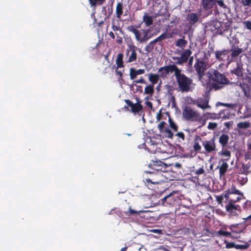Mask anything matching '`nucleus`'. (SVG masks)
<instances>
[{
    "label": "nucleus",
    "mask_w": 251,
    "mask_h": 251,
    "mask_svg": "<svg viewBox=\"0 0 251 251\" xmlns=\"http://www.w3.org/2000/svg\"><path fill=\"white\" fill-rule=\"evenodd\" d=\"M205 79H208V82H211V87L216 90L221 89L228 82L225 76L214 69H210L206 73Z\"/></svg>",
    "instance_id": "f257e3e1"
},
{
    "label": "nucleus",
    "mask_w": 251,
    "mask_h": 251,
    "mask_svg": "<svg viewBox=\"0 0 251 251\" xmlns=\"http://www.w3.org/2000/svg\"><path fill=\"white\" fill-rule=\"evenodd\" d=\"M175 77L179 90L181 92H192L195 87L193 80L181 73V70L178 69L176 72Z\"/></svg>",
    "instance_id": "f03ea898"
},
{
    "label": "nucleus",
    "mask_w": 251,
    "mask_h": 251,
    "mask_svg": "<svg viewBox=\"0 0 251 251\" xmlns=\"http://www.w3.org/2000/svg\"><path fill=\"white\" fill-rule=\"evenodd\" d=\"M194 66L199 80L203 85H205L208 83V79H205L206 73H204V71L209 67L208 59L205 56L202 58L197 59Z\"/></svg>",
    "instance_id": "7ed1b4c3"
},
{
    "label": "nucleus",
    "mask_w": 251,
    "mask_h": 251,
    "mask_svg": "<svg viewBox=\"0 0 251 251\" xmlns=\"http://www.w3.org/2000/svg\"><path fill=\"white\" fill-rule=\"evenodd\" d=\"M127 29L134 33L136 40L140 43L146 42L151 37L149 35V30L143 29L138 30L133 25L128 26Z\"/></svg>",
    "instance_id": "20e7f679"
},
{
    "label": "nucleus",
    "mask_w": 251,
    "mask_h": 251,
    "mask_svg": "<svg viewBox=\"0 0 251 251\" xmlns=\"http://www.w3.org/2000/svg\"><path fill=\"white\" fill-rule=\"evenodd\" d=\"M183 117L187 120L196 122L201 119V115L199 112L193 110L191 107L185 106L182 111Z\"/></svg>",
    "instance_id": "39448f33"
},
{
    "label": "nucleus",
    "mask_w": 251,
    "mask_h": 251,
    "mask_svg": "<svg viewBox=\"0 0 251 251\" xmlns=\"http://www.w3.org/2000/svg\"><path fill=\"white\" fill-rule=\"evenodd\" d=\"M190 103L195 104L202 110L210 109L211 106L209 104V99L205 96L198 98L196 100L190 99Z\"/></svg>",
    "instance_id": "423d86ee"
},
{
    "label": "nucleus",
    "mask_w": 251,
    "mask_h": 251,
    "mask_svg": "<svg viewBox=\"0 0 251 251\" xmlns=\"http://www.w3.org/2000/svg\"><path fill=\"white\" fill-rule=\"evenodd\" d=\"M178 68L174 65L166 66L165 67H161L159 69L158 72L159 73V77L164 78L167 77L170 73L174 72V75H176V72H177Z\"/></svg>",
    "instance_id": "0eeeda50"
},
{
    "label": "nucleus",
    "mask_w": 251,
    "mask_h": 251,
    "mask_svg": "<svg viewBox=\"0 0 251 251\" xmlns=\"http://www.w3.org/2000/svg\"><path fill=\"white\" fill-rule=\"evenodd\" d=\"M136 47L133 45H131L129 46V49L126 51V55L128 56L127 62L131 63L134 62L137 59V53L136 52Z\"/></svg>",
    "instance_id": "6e6552de"
},
{
    "label": "nucleus",
    "mask_w": 251,
    "mask_h": 251,
    "mask_svg": "<svg viewBox=\"0 0 251 251\" xmlns=\"http://www.w3.org/2000/svg\"><path fill=\"white\" fill-rule=\"evenodd\" d=\"M191 54L192 51L190 50H185L182 52L180 56L173 57V59L176 61L177 64H181L187 61Z\"/></svg>",
    "instance_id": "1a4fd4ad"
},
{
    "label": "nucleus",
    "mask_w": 251,
    "mask_h": 251,
    "mask_svg": "<svg viewBox=\"0 0 251 251\" xmlns=\"http://www.w3.org/2000/svg\"><path fill=\"white\" fill-rule=\"evenodd\" d=\"M123 24L121 20L113 19L112 22V28L117 36L123 34L122 28Z\"/></svg>",
    "instance_id": "9d476101"
},
{
    "label": "nucleus",
    "mask_w": 251,
    "mask_h": 251,
    "mask_svg": "<svg viewBox=\"0 0 251 251\" xmlns=\"http://www.w3.org/2000/svg\"><path fill=\"white\" fill-rule=\"evenodd\" d=\"M236 201L230 199L228 200V204L226 206V210L231 215H235L236 214V210H239L240 206L235 205Z\"/></svg>",
    "instance_id": "9b49d317"
},
{
    "label": "nucleus",
    "mask_w": 251,
    "mask_h": 251,
    "mask_svg": "<svg viewBox=\"0 0 251 251\" xmlns=\"http://www.w3.org/2000/svg\"><path fill=\"white\" fill-rule=\"evenodd\" d=\"M202 145L207 152H211L216 151V145L214 139L205 140L202 142Z\"/></svg>",
    "instance_id": "f8f14e48"
},
{
    "label": "nucleus",
    "mask_w": 251,
    "mask_h": 251,
    "mask_svg": "<svg viewBox=\"0 0 251 251\" xmlns=\"http://www.w3.org/2000/svg\"><path fill=\"white\" fill-rule=\"evenodd\" d=\"M245 80L247 81V84L241 85V88L244 92V94L246 97H250L251 93V77L246 76Z\"/></svg>",
    "instance_id": "ddd939ff"
},
{
    "label": "nucleus",
    "mask_w": 251,
    "mask_h": 251,
    "mask_svg": "<svg viewBox=\"0 0 251 251\" xmlns=\"http://www.w3.org/2000/svg\"><path fill=\"white\" fill-rule=\"evenodd\" d=\"M228 165L226 162V160L221 159L219 160L218 168L219 169V174L220 176H223L225 175L227 171Z\"/></svg>",
    "instance_id": "4468645a"
},
{
    "label": "nucleus",
    "mask_w": 251,
    "mask_h": 251,
    "mask_svg": "<svg viewBox=\"0 0 251 251\" xmlns=\"http://www.w3.org/2000/svg\"><path fill=\"white\" fill-rule=\"evenodd\" d=\"M145 70L144 69L136 70L133 68H131L129 69V76L131 79H135L137 75H141L144 74Z\"/></svg>",
    "instance_id": "2eb2a0df"
},
{
    "label": "nucleus",
    "mask_w": 251,
    "mask_h": 251,
    "mask_svg": "<svg viewBox=\"0 0 251 251\" xmlns=\"http://www.w3.org/2000/svg\"><path fill=\"white\" fill-rule=\"evenodd\" d=\"M243 66L241 62H237L236 67L231 71V73L238 76H242L244 70Z\"/></svg>",
    "instance_id": "dca6fc26"
},
{
    "label": "nucleus",
    "mask_w": 251,
    "mask_h": 251,
    "mask_svg": "<svg viewBox=\"0 0 251 251\" xmlns=\"http://www.w3.org/2000/svg\"><path fill=\"white\" fill-rule=\"evenodd\" d=\"M216 0H202V4L203 9L208 10L212 8L216 3Z\"/></svg>",
    "instance_id": "f3484780"
},
{
    "label": "nucleus",
    "mask_w": 251,
    "mask_h": 251,
    "mask_svg": "<svg viewBox=\"0 0 251 251\" xmlns=\"http://www.w3.org/2000/svg\"><path fill=\"white\" fill-rule=\"evenodd\" d=\"M202 142L199 136L197 135L195 136L193 145V149L195 151L198 152L201 151V147L200 145V143Z\"/></svg>",
    "instance_id": "a211bd4d"
},
{
    "label": "nucleus",
    "mask_w": 251,
    "mask_h": 251,
    "mask_svg": "<svg viewBox=\"0 0 251 251\" xmlns=\"http://www.w3.org/2000/svg\"><path fill=\"white\" fill-rule=\"evenodd\" d=\"M136 100L137 102L136 103H134L132 106L131 107V111L134 113H138L141 111L143 109L142 105L140 104L141 101L139 99L136 98Z\"/></svg>",
    "instance_id": "6ab92c4d"
},
{
    "label": "nucleus",
    "mask_w": 251,
    "mask_h": 251,
    "mask_svg": "<svg viewBox=\"0 0 251 251\" xmlns=\"http://www.w3.org/2000/svg\"><path fill=\"white\" fill-rule=\"evenodd\" d=\"M148 76L149 81L152 85L156 84L159 78V75L156 74L150 73L148 74Z\"/></svg>",
    "instance_id": "aec40b11"
},
{
    "label": "nucleus",
    "mask_w": 251,
    "mask_h": 251,
    "mask_svg": "<svg viewBox=\"0 0 251 251\" xmlns=\"http://www.w3.org/2000/svg\"><path fill=\"white\" fill-rule=\"evenodd\" d=\"M227 50H224L221 51H217L215 52L216 58L219 60H224L227 54Z\"/></svg>",
    "instance_id": "412c9836"
},
{
    "label": "nucleus",
    "mask_w": 251,
    "mask_h": 251,
    "mask_svg": "<svg viewBox=\"0 0 251 251\" xmlns=\"http://www.w3.org/2000/svg\"><path fill=\"white\" fill-rule=\"evenodd\" d=\"M221 25V23L218 20L212 21L210 23V29L212 31L219 29Z\"/></svg>",
    "instance_id": "4be33fe9"
},
{
    "label": "nucleus",
    "mask_w": 251,
    "mask_h": 251,
    "mask_svg": "<svg viewBox=\"0 0 251 251\" xmlns=\"http://www.w3.org/2000/svg\"><path fill=\"white\" fill-rule=\"evenodd\" d=\"M188 44L187 41L184 39V38L178 39L176 42V46L182 49L186 47Z\"/></svg>",
    "instance_id": "5701e85b"
},
{
    "label": "nucleus",
    "mask_w": 251,
    "mask_h": 251,
    "mask_svg": "<svg viewBox=\"0 0 251 251\" xmlns=\"http://www.w3.org/2000/svg\"><path fill=\"white\" fill-rule=\"evenodd\" d=\"M229 136L227 134H223L219 137V142L223 146H226L228 143Z\"/></svg>",
    "instance_id": "b1692460"
},
{
    "label": "nucleus",
    "mask_w": 251,
    "mask_h": 251,
    "mask_svg": "<svg viewBox=\"0 0 251 251\" xmlns=\"http://www.w3.org/2000/svg\"><path fill=\"white\" fill-rule=\"evenodd\" d=\"M123 58V54L122 53L118 54L116 60L117 68H122L124 67Z\"/></svg>",
    "instance_id": "393cba45"
},
{
    "label": "nucleus",
    "mask_w": 251,
    "mask_h": 251,
    "mask_svg": "<svg viewBox=\"0 0 251 251\" xmlns=\"http://www.w3.org/2000/svg\"><path fill=\"white\" fill-rule=\"evenodd\" d=\"M231 51L232 52L231 55L232 57H234L240 54L242 52L243 50L241 48L234 47L232 48Z\"/></svg>",
    "instance_id": "a878e982"
},
{
    "label": "nucleus",
    "mask_w": 251,
    "mask_h": 251,
    "mask_svg": "<svg viewBox=\"0 0 251 251\" xmlns=\"http://www.w3.org/2000/svg\"><path fill=\"white\" fill-rule=\"evenodd\" d=\"M116 13L118 19L120 20L121 16L123 14V5L121 3H118L116 6Z\"/></svg>",
    "instance_id": "bb28decb"
},
{
    "label": "nucleus",
    "mask_w": 251,
    "mask_h": 251,
    "mask_svg": "<svg viewBox=\"0 0 251 251\" xmlns=\"http://www.w3.org/2000/svg\"><path fill=\"white\" fill-rule=\"evenodd\" d=\"M154 93V87L152 85H148L146 86L144 89V94H148L150 96H152V95Z\"/></svg>",
    "instance_id": "cd10ccee"
},
{
    "label": "nucleus",
    "mask_w": 251,
    "mask_h": 251,
    "mask_svg": "<svg viewBox=\"0 0 251 251\" xmlns=\"http://www.w3.org/2000/svg\"><path fill=\"white\" fill-rule=\"evenodd\" d=\"M188 20L191 24H194L198 21V16L195 13H190L188 15Z\"/></svg>",
    "instance_id": "c85d7f7f"
},
{
    "label": "nucleus",
    "mask_w": 251,
    "mask_h": 251,
    "mask_svg": "<svg viewBox=\"0 0 251 251\" xmlns=\"http://www.w3.org/2000/svg\"><path fill=\"white\" fill-rule=\"evenodd\" d=\"M143 21L147 26H150L152 24V18L148 15H145L143 17Z\"/></svg>",
    "instance_id": "c756f323"
},
{
    "label": "nucleus",
    "mask_w": 251,
    "mask_h": 251,
    "mask_svg": "<svg viewBox=\"0 0 251 251\" xmlns=\"http://www.w3.org/2000/svg\"><path fill=\"white\" fill-rule=\"evenodd\" d=\"M249 169V165L242 164V166L240 169V173L243 174H248L250 172Z\"/></svg>",
    "instance_id": "7c9ffc66"
},
{
    "label": "nucleus",
    "mask_w": 251,
    "mask_h": 251,
    "mask_svg": "<svg viewBox=\"0 0 251 251\" xmlns=\"http://www.w3.org/2000/svg\"><path fill=\"white\" fill-rule=\"evenodd\" d=\"M239 128L245 129L250 127V123L248 122H242L238 123L237 125Z\"/></svg>",
    "instance_id": "2f4dec72"
},
{
    "label": "nucleus",
    "mask_w": 251,
    "mask_h": 251,
    "mask_svg": "<svg viewBox=\"0 0 251 251\" xmlns=\"http://www.w3.org/2000/svg\"><path fill=\"white\" fill-rule=\"evenodd\" d=\"M219 154L223 156L226 157V158L225 159L226 161L228 160L231 156L230 152L226 150H223L220 152H219Z\"/></svg>",
    "instance_id": "473e14b6"
},
{
    "label": "nucleus",
    "mask_w": 251,
    "mask_h": 251,
    "mask_svg": "<svg viewBox=\"0 0 251 251\" xmlns=\"http://www.w3.org/2000/svg\"><path fill=\"white\" fill-rule=\"evenodd\" d=\"M227 191L230 194L240 195L241 196L243 195V194L241 192H240V191L236 189V188L234 186H232Z\"/></svg>",
    "instance_id": "72a5a7b5"
},
{
    "label": "nucleus",
    "mask_w": 251,
    "mask_h": 251,
    "mask_svg": "<svg viewBox=\"0 0 251 251\" xmlns=\"http://www.w3.org/2000/svg\"><path fill=\"white\" fill-rule=\"evenodd\" d=\"M249 247V244L248 243H245L243 245H235V248L236 249L245 250L248 248Z\"/></svg>",
    "instance_id": "f704fd0d"
},
{
    "label": "nucleus",
    "mask_w": 251,
    "mask_h": 251,
    "mask_svg": "<svg viewBox=\"0 0 251 251\" xmlns=\"http://www.w3.org/2000/svg\"><path fill=\"white\" fill-rule=\"evenodd\" d=\"M164 132L165 133L166 137H167L168 138L171 139L173 138V134L172 133L171 131L169 128H165V130H164Z\"/></svg>",
    "instance_id": "c9c22d12"
},
{
    "label": "nucleus",
    "mask_w": 251,
    "mask_h": 251,
    "mask_svg": "<svg viewBox=\"0 0 251 251\" xmlns=\"http://www.w3.org/2000/svg\"><path fill=\"white\" fill-rule=\"evenodd\" d=\"M169 123L170 125V126L174 129L175 131L177 130V126L174 123L171 118L169 119Z\"/></svg>",
    "instance_id": "e433bc0d"
},
{
    "label": "nucleus",
    "mask_w": 251,
    "mask_h": 251,
    "mask_svg": "<svg viewBox=\"0 0 251 251\" xmlns=\"http://www.w3.org/2000/svg\"><path fill=\"white\" fill-rule=\"evenodd\" d=\"M104 0H89L90 3L92 6H94L97 4H101Z\"/></svg>",
    "instance_id": "4c0bfd02"
},
{
    "label": "nucleus",
    "mask_w": 251,
    "mask_h": 251,
    "mask_svg": "<svg viewBox=\"0 0 251 251\" xmlns=\"http://www.w3.org/2000/svg\"><path fill=\"white\" fill-rule=\"evenodd\" d=\"M166 123L165 122H160L157 126L158 129H159L160 133H163L164 132V128Z\"/></svg>",
    "instance_id": "58836bf2"
},
{
    "label": "nucleus",
    "mask_w": 251,
    "mask_h": 251,
    "mask_svg": "<svg viewBox=\"0 0 251 251\" xmlns=\"http://www.w3.org/2000/svg\"><path fill=\"white\" fill-rule=\"evenodd\" d=\"M217 234L219 235H220L224 236H229L230 235V232H229L228 231H226L222 230H220L218 231Z\"/></svg>",
    "instance_id": "ea45409f"
},
{
    "label": "nucleus",
    "mask_w": 251,
    "mask_h": 251,
    "mask_svg": "<svg viewBox=\"0 0 251 251\" xmlns=\"http://www.w3.org/2000/svg\"><path fill=\"white\" fill-rule=\"evenodd\" d=\"M217 126V124L216 123H209L208 125V128L209 129H214Z\"/></svg>",
    "instance_id": "a19ab883"
},
{
    "label": "nucleus",
    "mask_w": 251,
    "mask_h": 251,
    "mask_svg": "<svg viewBox=\"0 0 251 251\" xmlns=\"http://www.w3.org/2000/svg\"><path fill=\"white\" fill-rule=\"evenodd\" d=\"M216 3H217L221 7H226V4L224 3L223 0H216Z\"/></svg>",
    "instance_id": "79ce46f5"
},
{
    "label": "nucleus",
    "mask_w": 251,
    "mask_h": 251,
    "mask_svg": "<svg viewBox=\"0 0 251 251\" xmlns=\"http://www.w3.org/2000/svg\"><path fill=\"white\" fill-rule=\"evenodd\" d=\"M225 242L226 244V248H235V244L234 243H229L226 241H225Z\"/></svg>",
    "instance_id": "37998d69"
},
{
    "label": "nucleus",
    "mask_w": 251,
    "mask_h": 251,
    "mask_svg": "<svg viewBox=\"0 0 251 251\" xmlns=\"http://www.w3.org/2000/svg\"><path fill=\"white\" fill-rule=\"evenodd\" d=\"M245 27L249 29H251V22L245 21L244 23Z\"/></svg>",
    "instance_id": "c03bdc74"
},
{
    "label": "nucleus",
    "mask_w": 251,
    "mask_h": 251,
    "mask_svg": "<svg viewBox=\"0 0 251 251\" xmlns=\"http://www.w3.org/2000/svg\"><path fill=\"white\" fill-rule=\"evenodd\" d=\"M242 3L245 6L251 5V0H242Z\"/></svg>",
    "instance_id": "a18cd8bd"
},
{
    "label": "nucleus",
    "mask_w": 251,
    "mask_h": 251,
    "mask_svg": "<svg viewBox=\"0 0 251 251\" xmlns=\"http://www.w3.org/2000/svg\"><path fill=\"white\" fill-rule=\"evenodd\" d=\"M238 180H239V181L240 182V183L242 184H244L245 183H246L247 181V177H243L241 179H240V177L238 176Z\"/></svg>",
    "instance_id": "49530a36"
},
{
    "label": "nucleus",
    "mask_w": 251,
    "mask_h": 251,
    "mask_svg": "<svg viewBox=\"0 0 251 251\" xmlns=\"http://www.w3.org/2000/svg\"><path fill=\"white\" fill-rule=\"evenodd\" d=\"M167 37V34L166 33H163L162 34H161V35H160L158 37V39H159V41H161L165 38H166Z\"/></svg>",
    "instance_id": "de8ad7c7"
},
{
    "label": "nucleus",
    "mask_w": 251,
    "mask_h": 251,
    "mask_svg": "<svg viewBox=\"0 0 251 251\" xmlns=\"http://www.w3.org/2000/svg\"><path fill=\"white\" fill-rule=\"evenodd\" d=\"M225 106L228 107L230 109H234L235 107V104L231 103H226Z\"/></svg>",
    "instance_id": "09e8293b"
},
{
    "label": "nucleus",
    "mask_w": 251,
    "mask_h": 251,
    "mask_svg": "<svg viewBox=\"0 0 251 251\" xmlns=\"http://www.w3.org/2000/svg\"><path fill=\"white\" fill-rule=\"evenodd\" d=\"M233 124V122L230 121L228 122H226L224 123L225 126H226L227 128H229Z\"/></svg>",
    "instance_id": "8fccbe9b"
},
{
    "label": "nucleus",
    "mask_w": 251,
    "mask_h": 251,
    "mask_svg": "<svg viewBox=\"0 0 251 251\" xmlns=\"http://www.w3.org/2000/svg\"><path fill=\"white\" fill-rule=\"evenodd\" d=\"M176 135L183 140L184 139V134L182 132H178L176 134Z\"/></svg>",
    "instance_id": "3c124183"
},
{
    "label": "nucleus",
    "mask_w": 251,
    "mask_h": 251,
    "mask_svg": "<svg viewBox=\"0 0 251 251\" xmlns=\"http://www.w3.org/2000/svg\"><path fill=\"white\" fill-rule=\"evenodd\" d=\"M216 199V201L218 202L219 203H222V201L223 200V196H217Z\"/></svg>",
    "instance_id": "603ef678"
},
{
    "label": "nucleus",
    "mask_w": 251,
    "mask_h": 251,
    "mask_svg": "<svg viewBox=\"0 0 251 251\" xmlns=\"http://www.w3.org/2000/svg\"><path fill=\"white\" fill-rule=\"evenodd\" d=\"M204 173V170L202 168H200L196 171V174L201 175L202 174Z\"/></svg>",
    "instance_id": "864d4df0"
},
{
    "label": "nucleus",
    "mask_w": 251,
    "mask_h": 251,
    "mask_svg": "<svg viewBox=\"0 0 251 251\" xmlns=\"http://www.w3.org/2000/svg\"><path fill=\"white\" fill-rule=\"evenodd\" d=\"M117 42L118 43H119V44H121L123 42L122 38L120 36V35L117 36Z\"/></svg>",
    "instance_id": "5fc2aeb1"
},
{
    "label": "nucleus",
    "mask_w": 251,
    "mask_h": 251,
    "mask_svg": "<svg viewBox=\"0 0 251 251\" xmlns=\"http://www.w3.org/2000/svg\"><path fill=\"white\" fill-rule=\"evenodd\" d=\"M145 104H146V105L147 106H148L150 108H152V104L151 102H150V101H149L148 100H146V102H145Z\"/></svg>",
    "instance_id": "6e6d98bb"
},
{
    "label": "nucleus",
    "mask_w": 251,
    "mask_h": 251,
    "mask_svg": "<svg viewBox=\"0 0 251 251\" xmlns=\"http://www.w3.org/2000/svg\"><path fill=\"white\" fill-rule=\"evenodd\" d=\"M125 102L126 103V104L130 106L131 108L133 105L134 103H133L131 101H130L128 100H125Z\"/></svg>",
    "instance_id": "4d7b16f0"
},
{
    "label": "nucleus",
    "mask_w": 251,
    "mask_h": 251,
    "mask_svg": "<svg viewBox=\"0 0 251 251\" xmlns=\"http://www.w3.org/2000/svg\"><path fill=\"white\" fill-rule=\"evenodd\" d=\"M136 83H145L146 82L143 78H141L139 80H137L135 81Z\"/></svg>",
    "instance_id": "13d9d810"
},
{
    "label": "nucleus",
    "mask_w": 251,
    "mask_h": 251,
    "mask_svg": "<svg viewBox=\"0 0 251 251\" xmlns=\"http://www.w3.org/2000/svg\"><path fill=\"white\" fill-rule=\"evenodd\" d=\"M162 115L160 113H158L156 115V119L157 121H160L161 119Z\"/></svg>",
    "instance_id": "bf43d9fd"
},
{
    "label": "nucleus",
    "mask_w": 251,
    "mask_h": 251,
    "mask_svg": "<svg viewBox=\"0 0 251 251\" xmlns=\"http://www.w3.org/2000/svg\"><path fill=\"white\" fill-rule=\"evenodd\" d=\"M129 212L131 214H137V213H139L140 212H142L141 211H135L134 210L131 209V208H129Z\"/></svg>",
    "instance_id": "052dcab7"
},
{
    "label": "nucleus",
    "mask_w": 251,
    "mask_h": 251,
    "mask_svg": "<svg viewBox=\"0 0 251 251\" xmlns=\"http://www.w3.org/2000/svg\"><path fill=\"white\" fill-rule=\"evenodd\" d=\"M170 196V195H169L165 197H164L162 199V203L163 205H164V202L166 201L167 199Z\"/></svg>",
    "instance_id": "680f3d73"
},
{
    "label": "nucleus",
    "mask_w": 251,
    "mask_h": 251,
    "mask_svg": "<svg viewBox=\"0 0 251 251\" xmlns=\"http://www.w3.org/2000/svg\"><path fill=\"white\" fill-rule=\"evenodd\" d=\"M108 35L112 38L115 39V34L113 33L112 31H110L109 33H108Z\"/></svg>",
    "instance_id": "e2e57ef3"
},
{
    "label": "nucleus",
    "mask_w": 251,
    "mask_h": 251,
    "mask_svg": "<svg viewBox=\"0 0 251 251\" xmlns=\"http://www.w3.org/2000/svg\"><path fill=\"white\" fill-rule=\"evenodd\" d=\"M229 193L228 192V191L225 192V194H224V197L226 199L228 200L229 199Z\"/></svg>",
    "instance_id": "0e129e2a"
},
{
    "label": "nucleus",
    "mask_w": 251,
    "mask_h": 251,
    "mask_svg": "<svg viewBox=\"0 0 251 251\" xmlns=\"http://www.w3.org/2000/svg\"><path fill=\"white\" fill-rule=\"evenodd\" d=\"M151 231L152 232H154V233H160L161 232V230L160 229H152L151 230Z\"/></svg>",
    "instance_id": "69168bd1"
},
{
    "label": "nucleus",
    "mask_w": 251,
    "mask_h": 251,
    "mask_svg": "<svg viewBox=\"0 0 251 251\" xmlns=\"http://www.w3.org/2000/svg\"><path fill=\"white\" fill-rule=\"evenodd\" d=\"M225 103H223V102H218L216 103V105L217 106H218L219 105H222V106H225Z\"/></svg>",
    "instance_id": "338daca9"
},
{
    "label": "nucleus",
    "mask_w": 251,
    "mask_h": 251,
    "mask_svg": "<svg viewBox=\"0 0 251 251\" xmlns=\"http://www.w3.org/2000/svg\"><path fill=\"white\" fill-rule=\"evenodd\" d=\"M158 166H159V167H161V168H163V167H164L165 165H164V163H163L162 162H160L159 163V165H158Z\"/></svg>",
    "instance_id": "774afa93"
}]
</instances>
